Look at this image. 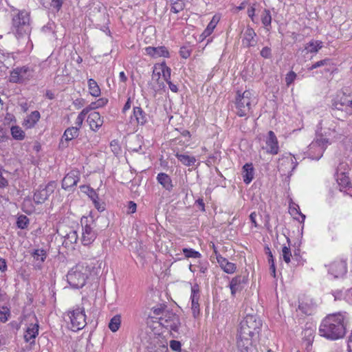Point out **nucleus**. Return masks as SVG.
<instances>
[{"label": "nucleus", "mask_w": 352, "mask_h": 352, "mask_svg": "<svg viewBox=\"0 0 352 352\" xmlns=\"http://www.w3.org/2000/svg\"><path fill=\"white\" fill-rule=\"evenodd\" d=\"M344 318L340 313L328 315L319 327L320 336L331 340L342 338L346 333Z\"/></svg>", "instance_id": "nucleus-1"}, {"label": "nucleus", "mask_w": 352, "mask_h": 352, "mask_svg": "<svg viewBox=\"0 0 352 352\" xmlns=\"http://www.w3.org/2000/svg\"><path fill=\"white\" fill-rule=\"evenodd\" d=\"M30 12L25 10H16L12 14L11 32L18 38L28 36L31 32Z\"/></svg>", "instance_id": "nucleus-2"}, {"label": "nucleus", "mask_w": 352, "mask_h": 352, "mask_svg": "<svg viewBox=\"0 0 352 352\" xmlns=\"http://www.w3.org/2000/svg\"><path fill=\"white\" fill-rule=\"evenodd\" d=\"M256 103L257 100L251 91H237L234 102L236 113L240 117L249 116Z\"/></svg>", "instance_id": "nucleus-3"}, {"label": "nucleus", "mask_w": 352, "mask_h": 352, "mask_svg": "<svg viewBox=\"0 0 352 352\" xmlns=\"http://www.w3.org/2000/svg\"><path fill=\"white\" fill-rule=\"evenodd\" d=\"M89 274L90 267L87 263H78L68 272L67 280L73 288H81L85 285Z\"/></svg>", "instance_id": "nucleus-4"}, {"label": "nucleus", "mask_w": 352, "mask_h": 352, "mask_svg": "<svg viewBox=\"0 0 352 352\" xmlns=\"http://www.w3.org/2000/svg\"><path fill=\"white\" fill-rule=\"evenodd\" d=\"M261 322L256 316L248 314L240 322L238 333L242 334V336L249 335L254 336L258 333Z\"/></svg>", "instance_id": "nucleus-5"}, {"label": "nucleus", "mask_w": 352, "mask_h": 352, "mask_svg": "<svg viewBox=\"0 0 352 352\" xmlns=\"http://www.w3.org/2000/svg\"><path fill=\"white\" fill-rule=\"evenodd\" d=\"M67 316L70 321L71 329L74 331L82 329L86 325V318L83 308L77 307L69 311Z\"/></svg>", "instance_id": "nucleus-6"}, {"label": "nucleus", "mask_w": 352, "mask_h": 352, "mask_svg": "<svg viewBox=\"0 0 352 352\" xmlns=\"http://www.w3.org/2000/svg\"><path fill=\"white\" fill-rule=\"evenodd\" d=\"M34 76V70L28 66L14 69L10 75L9 80L13 83H23Z\"/></svg>", "instance_id": "nucleus-7"}, {"label": "nucleus", "mask_w": 352, "mask_h": 352, "mask_svg": "<svg viewBox=\"0 0 352 352\" xmlns=\"http://www.w3.org/2000/svg\"><path fill=\"white\" fill-rule=\"evenodd\" d=\"M82 223V238L81 241L84 245H88L94 241L97 236L96 230V224L91 221L90 223H85L84 220H81Z\"/></svg>", "instance_id": "nucleus-8"}, {"label": "nucleus", "mask_w": 352, "mask_h": 352, "mask_svg": "<svg viewBox=\"0 0 352 352\" xmlns=\"http://www.w3.org/2000/svg\"><path fill=\"white\" fill-rule=\"evenodd\" d=\"M328 140L320 138L312 142L309 146V155L313 160H319L326 149Z\"/></svg>", "instance_id": "nucleus-9"}, {"label": "nucleus", "mask_w": 352, "mask_h": 352, "mask_svg": "<svg viewBox=\"0 0 352 352\" xmlns=\"http://www.w3.org/2000/svg\"><path fill=\"white\" fill-rule=\"evenodd\" d=\"M295 158L290 155L282 156L278 162V170L283 175H291L292 172L296 168L297 163Z\"/></svg>", "instance_id": "nucleus-10"}, {"label": "nucleus", "mask_w": 352, "mask_h": 352, "mask_svg": "<svg viewBox=\"0 0 352 352\" xmlns=\"http://www.w3.org/2000/svg\"><path fill=\"white\" fill-rule=\"evenodd\" d=\"M158 319L160 323L166 328H169L175 331L178 330L180 324L179 319L173 311L167 309L163 316H160Z\"/></svg>", "instance_id": "nucleus-11"}, {"label": "nucleus", "mask_w": 352, "mask_h": 352, "mask_svg": "<svg viewBox=\"0 0 352 352\" xmlns=\"http://www.w3.org/2000/svg\"><path fill=\"white\" fill-rule=\"evenodd\" d=\"M56 184L54 182H50L45 187L40 186L34 192V201L36 204L44 203L54 192Z\"/></svg>", "instance_id": "nucleus-12"}, {"label": "nucleus", "mask_w": 352, "mask_h": 352, "mask_svg": "<svg viewBox=\"0 0 352 352\" xmlns=\"http://www.w3.org/2000/svg\"><path fill=\"white\" fill-rule=\"evenodd\" d=\"M265 146L263 147L266 152L271 155H276L279 151L278 141L275 133L270 131L265 140Z\"/></svg>", "instance_id": "nucleus-13"}, {"label": "nucleus", "mask_w": 352, "mask_h": 352, "mask_svg": "<svg viewBox=\"0 0 352 352\" xmlns=\"http://www.w3.org/2000/svg\"><path fill=\"white\" fill-rule=\"evenodd\" d=\"M346 263L342 260L335 261L328 267L329 273L335 278H341L346 273Z\"/></svg>", "instance_id": "nucleus-14"}, {"label": "nucleus", "mask_w": 352, "mask_h": 352, "mask_svg": "<svg viewBox=\"0 0 352 352\" xmlns=\"http://www.w3.org/2000/svg\"><path fill=\"white\" fill-rule=\"evenodd\" d=\"M347 166L346 163H340L335 175L338 185L342 188H346L350 184L348 173L346 172Z\"/></svg>", "instance_id": "nucleus-15"}, {"label": "nucleus", "mask_w": 352, "mask_h": 352, "mask_svg": "<svg viewBox=\"0 0 352 352\" xmlns=\"http://www.w3.org/2000/svg\"><path fill=\"white\" fill-rule=\"evenodd\" d=\"M242 336V334L238 333L237 348L240 352H250L252 349V338L254 336L247 335Z\"/></svg>", "instance_id": "nucleus-16"}, {"label": "nucleus", "mask_w": 352, "mask_h": 352, "mask_svg": "<svg viewBox=\"0 0 352 352\" xmlns=\"http://www.w3.org/2000/svg\"><path fill=\"white\" fill-rule=\"evenodd\" d=\"M216 259L220 267L227 274H233L236 270L235 264L229 262L226 258L223 257L218 252H216Z\"/></svg>", "instance_id": "nucleus-17"}, {"label": "nucleus", "mask_w": 352, "mask_h": 352, "mask_svg": "<svg viewBox=\"0 0 352 352\" xmlns=\"http://www.w3.org/2000/svg\"><path fill=\"white\" fill-rule=\"evenodd\" d=\"M38 323L36 321L34 323H30L26 329V331L24 333V340L27 342H30L31 344L34 342V340L36 336L38 335Z\"/></svg>", "instance_id": "nucleus-18"}, {"label": "nucleus", "mask_w": 352, "mask_h": 352, "mask_svg": "<svg viewBox=\"0 0 352 352\" xmlns=\"http://www.w3.org/2000/svg\"><path fill=\"white\" fill-rule=\"evenodd\" d=\"M79 181L78 173L76 170H72L67 173L62 181V187L68 190L76 186Z\"/></svg>", "instance_id": "nucleus-19"}, {"label": "nucleus", "mask_w": 352, "mask_h": 352, "mask_svg": "<svg viewBox=\"0 0 352 352\" xmlns=\"http://www.w3.org/2000/svg\"><path fill=\"white\" fill-rule=\"evenodd\" d=\"M87 122L91 130L98 131L103 124V119L98 112L94 111L88 116Z\"/></svg>", "instance_id": "nucleus-20"}, {"label": "nucleus", "mask_w": 352, "mask_h": 352, "mask_svg": "<svg viewBox=\"0 0 352 352\" xmlns=\"http://www.w3.org/2000/svg\"><path fill=\"white\" fill-rule=\"evenodd\" d=\"M146 54L153 58H158V57H168V51L166 47L164 46H159V47H147L145 48Z\"/></svg>", "instance_id": "nucleus-21"}, {"label": "nucleus", "mask_w": 352, "mask_h": 352, "mask_svg": "<svg viewBox=\"0 0 352 352\" xmlns=\"http://www.w3.org/2000/svg\"><path fill=\"white\" fill-rule=\"evenodd\" d=\"M256 32L252 28H248L244 33L243 38L242 40L243 44L246 47L254 46L256 44L255 37Z\"/></svg>", "instance_id": "nucleus-22"}, {"label": "nucleus", "mask_w": 352, "mask_h": 352, "mask_svg": "<svg viewBox=\"0 0 352 352\" xmlns=\"http://www.w3.org/2000/svg\"><path fill=\"white\" fill-rule=\"evenodd\" d=\"M41 118L40 113L38 111H32L24 119L23 125L27 129L33 128L38 122Z\"/></svg>", "instance_id": "nucleus-23"}, {"label": "nucleus", "mask_w": 352, "mask_h": 352, "mask_svg": "<svg viewBox=\"0 0 352 352\" xmlns=\"http://www.w3.org/2000/svg\"><path fill=\"white\" fill-rule=\"evenodd\" d=\"M157 180L162 187L168 191H171L173 188L172 180L169 175L166 173H160L157 176Z\"/></svg>", "instance_id": "nucleus-24"}, {"label": "nucleus", "mask_w": 352, "mask_h": 352, "mask_svg": "<svg viewBox=\"0 0 352 352\" xmlns=\"http://www.w3.org/2000/svg\"><path fill=\"white\" fill-rule=\"evenodd\" d=\"M242 175L243 182L245 184H248L252 181L254 179V168L252 164L247 163L243 166Z\"/></svg>", "instance_id": "nucleus-25"}, {"label": "nucleus", "mask_w": 352, "mask_h": 352, "mask_svg": "<svg viewBox=\"0 0 352 352\" xmlns=\"http://www.w3.org/2000/svg\"><path fill=\"white\" fill-rule=\"evenodd\" d=\"M78 135L79 129L78 127L72 126L67 128L62 136V144H64V142H63V140L66 142H69L77 138Z\"/></svg>", "instance_id": "nucleus-26"}, {"label": "nucleus", "mask_w": 352, "mask_h": 352, "mask_svg": "<svg viewBox=\"0 0 352 352\" xmlns=\"http://www.w3.org/2000/svg\"><path fill=\"white\" fill-rule=\"evenodd\" d=\"M243 277L241 276H237L233 278L230 283V288L231 290V294L233 296H235V294L242 289V283L243 282Z\"/></svg>", "instance_id": "nucleus-27"}, {"label": "nucleus", "mask_w": 352, "mask_h": 352, "mask_svg": "<svg viewBox=\"0 0 352 352\" xmlns=\"http://www.w3.org/2000/svg\"><path fill=\"white\" fill-rule=\"evenodd\" d=\"M156 70H159L162 72V78L166 82L170 80L171 69L168 67L165 62H162L160 64L155 65Z\"/></svg>", "instance_id": "nucleus-28"}, {"label": "nucleus", "mask_w": 352, "mask_h": 352, "mask_svg": "<svg viewBox=\"0 0 352 352\" xmlns=\"http://www.w3.org/2000/svg\"><path fill=\"white\" fill-rule=\"evenodd\" d=\"M220 19H221L220 15H219V14L214 15L212 20L208 23L206 28L202 33V36H204V37H207V36H210L212 33L214 29L217 26L219 21H220Z\"/></svg>", "instance_id": "nucleus-29"}, {"label": "nucleus", "mask_w": 352, "mask_h": 352, "mask_svg": "<svg viewBox=\"0 0 352 352\" xmlns=\"http://www.w3.org/2000/svg\"><path fill=\"white\" fill-rule=\"evenodd\" d=\"M322 47V42L318 40H311L305 45L308 53H317Z\"/></svg>", "instance_id": "nucleus-30"}, {"label": "nucleus", "mask_w": 352, "mask_h": 352, "mask_svg": "<svg viewBox=\"0 0 352 352\" xmlns=\"http://www.w3.org/2000/svg\"><path fill=\"white\" fill-rule=\"evenodd\" d=\"M133 116L137 120L138 123L143 125L146 122V114L144 112L142 108L135 107L133 108Z\"/></svg>", "instance_id": "nucleus-31"}, {"label": "nucleus", "mask_w": 352, "mask_h": 352, "mask_svg": "<svg viewBox=\"0 0 352 352\" xmlns=\"http://www.w3.org/2000/svg\"><path fill=\"white\" fill-rule=\"evenodd\" d=\"M299 210V206L297 204L292 203L289 205V213L294 216V219L303 222L305 219V215L302 214Z\"/></svg>", "instance_id": "nucleus-32"}, {"label": "nucleus", "mask_w": 352, "mask_h": 352, "mask_svg": "<svg viewBox=\"0 0 352 352\" xmlns=\"http://www.w3.org/2000/svg\"><path fill=\"white\" fill-rule=\"evenodd\" d=\"M64 237L63 243L67 246L76 243L78 239L77 232L74 230H71Z\"/></svg>", "instance_id": "nucleus-33"}, {"label": "nucleus", "mask_w": 352, "mask_h": 352, "mask_svg": "<svg viewBox=\"0 0 352 352\" xmlns=\"http://www.w3.org/2000/svg\"><path fill=\"white\" fill-rule=\"evenodd\" d=\"M88 87L90 94L94 97H98L100 94V89L96 82L94 79L90 78L88 80Z\"/></svg>", "instance_id": "nucleus-34"}, {"label": "nucleus", "mask_w": 352, "mask_h": 352, "mask_svg": "<svg viewBox=\"0 0 352 352\" xmlns=\"http://www.w3.org/2000/svg\"><path fill=\"white\" fill-rule=\"evenodd\" d=\"M31 255L34 258V260L42 263L47 257V252L43 249H36L32 252Z\"/></svg>", "instance_id": "nucleus-35"}, {"label": "nucleus", "mask_w": 352, "mask_h": 352, "mask_svg": "<svg viewBox=\"0 0 352 352\" xmlns=\"http://www.w3.org/2000/svg\"><path fill=\"white\" fill-rule=\"evenodd\" d=\"M176 157L185 166H191L195 164L196 160L194 157L186 154L177 153Z\"/></svg>", "instance_id": "nucleus-36"}, {"label": "nucleus", "mask_w": 352, "mask_h": 352, "mask_svg": "<svg viewBox=\"0 0 352 352\" xmlns=\"http://www.w3.org/2000/svg\"><path fill=\"white\" fill-rule=\"evenodd\" d=\"M171 4L170 11L174 13H178L182 11L185 8L184 0H170Z\"/></svg>", "instance_id": "nucleus-37"}, {"label": "nucleus", "mask_w": 352, "mask_h": 352, "mask_svg": "<svg viewBox=\"0 0 352 352\" xmlns=\"http://www.w3.org/2000/svg\"><path fill=\"white\" fill-rule=\"evenodd\" d=\"M261 21L265 28L269 31L272 23V16L269 10H264L261 14Z\"/></svg>", "instance_id": "nucleus-38"}, {"label": "nucleus", "mask_w": 352, "mask_h": 352, "mask_svg": "<svg viewBox=\"0 0 352 352\" xmlns=\"http://www.w3.org/2000/svg\"><path fill=\"white\" fill-rule=\"evenodd\" d=\"M121 324V317L120 315L114 316L109 323V328L112 332H116Z\"/></svg>", "instance_id": "nucleus-39"}, {"label": "nucleus", "mask_w": 352, "mask_h": 352, "mask_svg": "<svg viewBox=\"0 0 352 352\" xmlns=\"http://www.w3.org/2000/svg\"><path fill=\"white\" fill-rule=\"evenodd\" d=\"M12 136L14 139L22 140L25 138V132L19 126H12L10 129Z\"/></svg>", "instance_id": "nucleus-40"}, {"label": "nucleus", "mask_w": 352, "mask_h": 352, "mask_svg": "<svg viewBox=\"0 0 352 352\" xmlns=\"http://www.w3.org/2000/svg\"><path fill=\"white\" fill-rule=\"evenodd\" d=\"M283 261L286 263H289L291 261L292 252L289 246L283 245L280 254Z\"/></svg>", "instance_id": "nucleus-41"}, {"label": "nucleus", "mask_w": 352, "mask_h": 352, "mask_svg": "<svg viewBox=\"0 0 352 352\" xmlns=\"http://www.w3.org/2000/svg\"><path fill=\"white\" fill-rule=\"evenodd\" d=\"M182 252L184 254L186 258H199L201 256L199 252L192 248H184Z\"/></svg>", "instance_id": "nucleus-42"}, {"label": "nucleus", "mask_w": 352, "mask_h": 352, "mask_svg": "<svg viewBox=\"0 0 352 352\" xmlns=\"http://www.w3.org/2000/svg\"><path fill=\"white\" fill-rule=\"evenodd\" d=\"M200 298L199 287L197 284H195L191 287V301H199Z\"/></svg>", "instance_id": "nucleus-43"}, {"label": "nucleus", "mask_w": 352, "mask_h": 352, "mask_svg": "<svg viewBox=\"0 0 352 352\" xmlns=\"http://www.w3.org/2000/svg\"><path fill=\"white\" fill-rule=\"evenodd\" d=\"M29 219L25 215H20L16 221V225L19 228L25 229L29 224Z\"/></svg>", "instance_id": "nucleus-44"}, {"label": "nucleus", "mask_w": 352, "mask_h": 352, "mask_svg": "<svg viewBox=\"0 0 352 352\" xmlns=\"http://www.w3.org/2000/svg\"><path fill=\"white\" fill-rule=\"evenodd\" d=\"M153 312L155 317L157 318L160 316H163L166 309V306L164 305H160L157 307H155L152 309Z\"/></svg>", "instance_id": "nucleus-45"}, {"label": "nucleus", "mask_w": 352, "mask_h": 352, "mask_svg": "<svg viewBox=\"0 0 352 352\" xmlns=\"http://www.w3.org/2000/svg\"><path fill=\"white\" fill-rule=\"evenodd\" d=\"M161 74H162V72H160L159 70H156L155 65L153 67V70L152 80L157 82L159 89L164 87V82L162 81L160 82Z\"/></svg>", "instance_id": "nucleus-46"}, {"label": "nucleus", "mask_w": 352, "mask_h": 352, "mask_svg": "<svg viewBox=\"0 0 352 352\" xmlns=\"http://www.w3.org/2000/svg\"><path fill=\"white\" fill-rule=\"evenodd\" d=\"M296 77V74L293 71H291L289 73H287L285 76L286 85L289 87L295 80Z\"/></svg>", "instance_id": "nucleus-47"}, {"label": "nucleus", "mask_w": 352, "mask_h": 352, "mask_svg": "<svg viewBox=\"0 0 352 352\" xmlns=\"http://www.w3.org/2000/svg\"><path fill=\"white\" fill-rule=\"evenodd\" d=\"M298 308L302 313L306 315H311L312 313V307L309 305L301 302L300 303Z\"/></svg>", "instance_id": "nucleus-48"}, {"label": "nucleus", "mask_w": 352, "mask_h": 352, "mask_svg": "<svg viewBox=\"0 0 352 352\" xmlns=\"http://www.w3.org/2000/svg\"><path fill=\"white\" fill-rule=\"evenodd\" d=\"M330 60L328 59V58H325L324 60H321L320 61H318L316 63H315L314 64H313L309 68V70H313L314 69H316L318 67H322V66H324V65H327L329 64Z\"/></svg>", "instance_id": "nucleus-49"}, {"label": "nucleus", "mask_w": 352, "mask_h": 352, "mask_svg": "<svg viewBox=\"0 0 352 352\" xmlns=\"http://www.w3.org/2000/svg\"><path fill=\"white\" fill-rule=\"evenodd\" d=\"M191 309L194 317H196L199 314V301H191Z\"/></svg>", "instance_id": "nucleus-50"}, {"label": "nucleus", "mask_w": 352, "mask_h": 352, "mask_svg": "<svg viewBox=\"0 0 352 352\" xmlns=\"http://www.w3.org/2000/svg\"><path fill=\"white\" fill-rule=\"evenodd\" d=\"M137 209V205L133 201H129L128 206H127V213L128 214H132L135 212Z\"/></svg>", "instance_id": "nucleus-51"}, {"label": "nucleus", "mask_w": 352, "mask_h": 352, "mask_svg": "<svg viewBox=\"0 0 352 352\" xmlns=\"http://www.w3.org/2000/svg\"><path fill=\"white\" fill-rule=\"evenodd\" d=\"M170 347L173 351H177L181 349V343L177 340H171L170 342Z\"/></svg>", "instance_id": "nucleus-52"}, {"label": "nucleus", "mask_w": 352, "mask_h": 352, "mask_svg": "<svg viewBox=\"0 0 352 352\" xmlns=\"http://www.w3.org/2000/svg\"><path fill=\"white\" fill-rule=\"evenodd\" d=\"M261 55L265 58H269L271 57V49L268 47H265L261 51Z\"/></svg>", "instance_id": "nucleus-53"}, {"label": "nucleus", "mask_w": 352, "mask_h": 352, "mask_svg": "<svg viewBox=\"0 0 352 352\" xmlns=\"http://www.w3.org/2000/svg\"><path fill=\"white\" fill-rule=\"evenodd\" d=\"M269 263L270 264V272H271V274L275 277L276 276V267H275V264H274V259H269Z\"/></svg>", "instance_id": "nucleus-54"}, {"label": "nucleus", "mask_w": 352, "mask_h": 352, "mask_svg": "<svg viewBox=\"0 0 352 352\" xmlns=\"http://www.w3.org/2000/svg\"><path fill=\"white\" fill-rule=\"evenodd\" d=\"M85 119L83 118H82L81 116H80L79 115L77 116L76 120H75V124L76 126L74 127H78V129H80L82 124V122H83V120Z\"/></svg>", "instance_id": "nucleus-55"}, {"label": "nucleus", "mask_w": 352, "mask_h": 352, "mask_svg": "<svg viewBox=\"0 0 352 352\" xmlns=\"http://www.w3.org/2000/svg\"><path fill=\"white\" fill-rule=\"evenodd\" d=\"M256 216H257V214L255 212H252L250 215V221L255 228H256L258 226V224H257L256 220Z\"/></svg>", "instance_id": "nucleus-56"}, {"label": "nucleus", "mask_w": 352, "mask_h": 352, "mask_svg": "<svg viewBox=\"0 0 352 352\" xmlns=\"http://www.w3.org/2000/svg\"><path fill=\"white\" fill-rule=\"evenodd\" d=\"M52 5L54 8H56L57 10H58L62 6V1L60 0H52Z\"/></svg>", "instance_id": "nucleus-57"}, {"label": "nucleus", "mask_w": 352, "mask_h": 352, "mask_svg": "<svg viewBox=\"0 0 352 352\" xmlns=\"http://www.w3.org/2000/svg\"><path fill=\"white\" fill-rule=\"evenodd\" d=\"M108 100L106 98H100L96 102H97L98 108L104 106L107 103Z\"/></svg>", "instance_id": "nucleus-58"}, {"label": "nucleus", "mask_w": 352, "mask_h": 352, "mask_svg": "<svg viewBox=\"0 0 352 352\" xmlns=\"http://www.w3.org/2000/svg\"><path fill=\"white\" fill-rule=\"evenodd\" d=\"M248 16L254 21V16L255 14V8L254 7H250L248 9Z\"/></svg>", "instance_id": "nucleus-59"}, {"label": "nucleus", "mask_w": 352, "mask_h": 352, "mask_svg": "<svg viewBox=\"0 0 352 352\" xmlns=\"http://www.w3.org/2000/svg\"><path fill=\"white\" fill-rule=\"evenodd\" d=\"M6 270H7V264H6V260L0 258V270L3 272Z\"/></svg>", "instance_id": "nucleus-60"}, {"label": "nucleus", "mask_w": 352, "mask_h": 352, "mask_svg": "<svg viewBox=\"0 0 352 352\" xmlns=\"http://www.w3.org/2000/svg\"><path fill=\"white\" fill-rule=\"evenodd\" d=\"M131 98H129L122 109L123 113H125L126 111H128L131 108Z\"/></svg>", "instance_id": "nucleus-61"}, {"label": "nucleus", "mask_w": 352, "mask_h": 352, "mask_svg": "<svg viewBox=\"0 0 352 352\" xmlns=\"http://www.w3.org/2000/svg\"><path fill=\"white\" fill-rule=\"evenodd\" d=\"M307 336L309 337L307 344H309L311 341L314 338L312 330H311V329L305 330V335H307Z\"/></svg>", "instance_id": "nucleus-62"}, {"label": "nucleus", "mask_w": 352, "mask_h": 352, "mask_svg": "<svg viewBox=\"0 0 352 352\" xmlns=\"http://www.w3.org/2000/svg\"><path fill=\"white\" fill-rule=\"evenodd\" d=\"M7 320H8L7 313L0 310V321L5 322Z\"/></svg>", "instance_id": "nucleus-63"}, {"label": "nucleus", "mask_w": 352, "mask_h": 352, "mask_svg": "<svg viewBox=\"0 0 352 352\" xmlns=\"http://www.w3.org/2000/svg\"><path fill=\"white\" fill-rule=\"evenodd\" d=\"M168 348L164 345H160L155 350L151 352H167Z\"/></svg>", "instance_id": "nucleus-64"}]
</instances>
